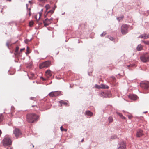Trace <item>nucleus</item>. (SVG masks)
<instances>
[{
  "label": "nucleus",
  "instance_id": "obj_10",
  "mask_svg": "<svg viewBox=\"0 0 149 149\" xmlns=\"http://www.w3.org/2000/svg\"><path fill=\"white\" fill-rule=\"evenodd\" d=\"M100 95L103 97H109L107 95V92H101Z\"/></svg>",
  "mask_w": 149,
  "mask_h": 149
},
{
  "label": "nucleus",
  "instance_id": "obj_29",
  "mask_svg": "<svg viewBox=\"0 0 149 149\" xmlns=\"http://www.w3.org/2000/svg\"><path fill=\"white\" fill-rule=\"evenodd\" d=\"M3 116L2 114H0V122L2 120Z\"/></svg>",
  "mask_w": 149,
  "mask_h": 149
},
{
  "label": "nucleus",
  "instance_id": "obj_1",
  "mask_svg": "<svg viewBox=\"0 0 149 149\" xmlns=\"http://www.w3.org/2000/svg\"><path fill=\"white\" fill-rule=\"evenodd\" d=\"M39 116L35 114H31L27 116V120L29 123H33L37 120Z\"/></svg>",
  "mask_w": 149,
  "mask_h": 149
},
{
  "label": "nucleus",
  "instance_id": "obj_41",
  "mask_svg": "<svg viewBox=\"0 0 149 149\" xmlns=\"http://www.w3.org/2000/svg\"><path fill=\"white\" fill-rule=\"evenodd\" d=\"M148 38H149V35H148L147 36H146L145 38V39H146Z\"/></svg>",
  "mask_w": 149,
  "mask_h": 149
},
{
  "label": "nucleus",
  "instance_id": "obj_50",
  "mask_svg": "<svg viewBox=\"0 0 149 149\" xmlns=\"http://www.w3.org/2000/svg\"><path fill=\"white\" fill-rule=\"evenodd\" d=\"M24 49H25V48H22V49H20V52H21V51H22V50H24Z\"/></svg>",
  "mask_w": 149,
  "mask_h": 149
},
{
  "label": "nucleus",
  "instance_id": "obj_5",
  "mask_svg": "<svg viewBox=\"0 0 149 149\" xmlns=\"http://www.w3.org/2000/svg\"><path fill=\"white\" fill-rule=\"evenodd\" d=\"M51 62L49 61L44 62L40 64L39 65V68L42 69L43 68H47L50 66Z\"/></svg>",
  "mask_w": 149,
  "mask_h": 149
},
{
  "label": "nucleus",
  "instance_id": "obj_35",
  "mask_svg": "<svg viewBox=\"0 0 149 149\" xmlns=\"http://www.w3.org/2000/svg\"><path fill=\"white\" fill-rule=\"evenodd\" d=\"M106 34V33L105 32H103L102 33H101L100 36H101L102 37L103 35H105Z\"/></svg>",
  "mask_w": 149,
  "mask_h": 149
},
{
  "label": "nucleus",
  "instance_id": "obj_16",
  "mask_svg": "<svg viewBox=\"0 0 149 149\" xmlns=\"http://www.w3.org/2000/svg\"><path fill=\"white\" fill-rule=\"evenodd\" d=\"M101 88L103 89H108L109 87L108 86L104 84H101Z\"/></svg>",
  "mask_w": 149,
  "mask_h": 149
},
{
  "label": "nucleus",
  "instance_id": "obj_11",
  "mask_svg": "<svg viewBox=\"0 0 149 149\" xmlns=\"http://www.w3.org/2000/svg\"><path fill=\"white\" fill-rule=\"evenodd\" d=\"M85 114L87 116L90 117L92 116L93 115V113L89 110L86 111L85 113Z\"/></svg>",
  "mask_w": 149,
  "mask_h": 149
},
{
  "label": "nucleus",
  "instance_id": "obj_52",
  "mask_svg": "<svg viewBox=\"0 0 149 149\" xmlns=\"http://www.w3.org/2000/svg\"><path fill=\"white\" fill-rule=\"evenodd\" d=\"M93 69L92 68H91V71H90L91 72V73L93 71Z\"/></svg>",
  "mask_w": 149,
  "mask_h": 149
},
{
  "label": "nucleus",
  "instance_id": "obj_58",
  "mask_svg": "<svg viewBox=\"0 0 149 149\" xmlns=\"http://www.w3.org/2000/svg\"><path fill=\"white\" fill-rule=\"evenodd\" d=\"M3 11V9H2V10L1 11V13H2Z\"/></svg>",
  "mask_w": 149,
  "mask_h": 149
},
{
  "label": "nucleus",
  "instance_id": "obj_3",
  "mask_svg": "<svg viewBox=\"0 0 149 149\" xmlns=\"http://www.w3.org/2000/svg\"><path fill=\"white\" fill-rule=\"evenodd\" d=\"M140 86L143 89L148 90L149 87V82L146 81H142L140 83Z\"/></svg>",
  "mask_w": 149,
  "mask_h": 149
},
{
  "label": "nucleus",
  "instance_id": "obj_6",
  "mask_svg": "<svg viewBox=\"0 0 149 149\" xmlns=\"http://www.w3.org/2000/svg\"><path fill=\"white\" fill-rule=\"evenodd\" d=\"M128 25L127 24L123 25L121 27V31L123 34H125L128 32Z\"/></svg>",
  "mask_w": 149,
  "mask_h": 149
},
{
  "label": "nucleus",
  "instance_id": "obj_32",
  "mask_svg": "<svg viewBox=\"0 0 149 149\" xmlns=\"http://www.w3.org/2000/svg\"><path fill=\"white\" fill-rule=\"evenodd\" d=\"M30 53V52L29 51V47H27L26 52V54H27Z\"/></svg>",
  "mask_w": 149,
  "mask_h": 149
},
{
  "label": "nucleus",
  "instance_id": "obj_59",
  "mask_svg": "<svg viewBox=\"0 0 149 149\" xmlns=\"http://www.w3.org/2000/svg\"><path fill=\"white\" fill-rule=\"evenodd\" d=\"M147 111H145V112H143V113H147Z\"/></svg>",
  "mask_w": 149,
  "mask_h": 149
},
{
  "label": "nucleus",
  "instance_id": "obj_9",
  "mask_svg": "<svg viewBox=\"0 0 149 149\" xmlns=\"http://www.w3.org/2000/svg\"><path fill=\"white\" fill-rule=\"evenodd\" d=\"M129 97L131 99L135 100L137 99L138 97L135 94H131L129 96Z\"/></svg>",
  "mask_w": 149,
  "mask_h": 149
},
{
  "label": "nucleus",
  "instance_id": "obj_64",
  "mask_svg": "<svg viewBox=\"0 0 149 149\" xmlns=\"http://www.w3.org/2000/svg\"><path fill=\"white\" fill-rule=\"evenodd\" d=\"M33 147H34V146L33 145Z\"/></svg>",
  "mask_w": 149,
  "mask_h": 149
},
{
  "label": "nucleus",
  "instance_id": "obj_19",
  "mask_svg": "<svg viewBox=\"0 0 149 149\" xmlns=\"http://www.w3.org/2000/svg\"><path fill=\"white\" fill-rule=\"evenodd\" d=\"M19 49V47L18 46H17L16 47V49L15 50V53H14L15 55L17 54H18V51Z\"/></svg>",
  "mask_w": 149,
  "mask_h": 149
},
{
  "label": "nucleus",
  "instance_id": "obj_45",
  "mask_svg": "<svg viewBox=\"0 0 149 149\" xmlns=\"http://www.w3.org/2000/svg\"><path fill=\"white\" fill-rule=\"evenodd\" d=\"M122 119H125V117L123 116V115H122V116H121L120 117Z\"/></svg>",
  "mask_w": 149,
  "mask_h": 149
},
{
  "label": "nucleus",
  "instance_id": "obj_25",
  "mask_svg": "<svg viewBox=\"0 0 149 149\" xmlns=\"http://www.w3.org/2000/svg\"><path fill=\"white\" fill-rule=\"evenodd\" d=\"M27 11L29 12V16H30L31 15V8H29L28 9H27Z\"/></svg>",
  "mask_w": 149,
  "mask_h": 149
},
{
  "label": "nucleus",
  "instance_id": "obj_20",
  "mask_svg": "<svg viewBox=\"0 0 149 149\" xmlns=\"http://www.w3.org/2000/svg\"><path fill=\"white\" fill-rule=\"evenodd\" d=\"M49 95L50 96L52 97H55L54 92L53 91L50 92L49 94Z\"/></svg>",
  "mask_w": 149,
  "mask_h": 149
},
{
  "label": "nucleus",
  "instance_id": "obj_17",
  "mask_svg": "<svg viewBox=\"0 0 149 149\" xmlns=\"http://www.w3.org/2000/svg\"><path fill=\"white\" fill-rule=\"evenodd\" d=\"M54 94L55 97H56L60 95V92L58 91H54Z\"/></svg>",
  "mask_w": 149,
  "mask_h": 149
},
{
  "label": "nucleus",
  "instance_id": "obj_24",
  "mask_svg": "<svg viewBox=\"0 0 149 149\" xmlns=\"http://www.w3.org/2000/svg\"><path fill=\"white\" fill-rule=\"evenodd\" d=\"M117 138V136L116 135H114L112 136L111 137V139H116Z\"/></svg>",
  "mask_w": 149,
  "mask_h": 149
},
{
  "label": "nucleus",
  "instance_id": "obj_56",
  "mask_svg": "<svg viewBox=\"0 0 149 149\" xmlns=\"http://www.w3.org/2000/svg\"><path fill=\"white\" fill-rule=\"evenodd\" d=\"M31 63H29V66H30V65H31Z\"/></svg>",
  "mask_w": 149,
  "mask_h": 149
},
{
  "label": "nucleus",
  "instance_id": "obj_13",
  "mask_svg": "<svg viewBox=\"0 0 149 149\" xmlns=\"http://www.w3.org/2000/svg\"><path fill=\"white\" fill-rule=\"evenodd\" d=\"M59 102L60 103V106H61L62 105H64L65 106H66L67 104V103L66 102H64L63 100H61L59 101Z\"/></svg>",
  "mask_w": 149,
  "mask_h": 149
},
{
  "label": "nucleus",
  "instance_id": "obj_7",
  "mask_svg": "<svg viewBox=\"0 0 149 149\" xmlns=\"http://www.w3.org/2000/svg\"><path fill=\"white\" fill-rule=\"evenodd\" d=\"M126 147L125 143L123 141L118 143L117 149H125Z\"/></svg>",
  "mask_w": 149,
  "mask_h": 149
},
{
  "label": "nucleus",
  "instance_id": "obj_18",
  "mask_svg": "<svg viewBox=\"0 0 149 149\" xmlns=\"http://www.w3.org/2000/svg\"><path fill=\"white\" fill-rule=\"evenodd\" d=\"M108 120L109 123H111L113 121V118L111 116L109 117L108 118Z\"/></svg>",
  "mask_w": 149,
  "mask_h": 149
},
{
  "label": "nucleus",
  "instance_id": "obj_37",
  "mask_svg": "<svg viewBox=\"0 0 149 149\" xmlns=\"http://www.w3.org/2000/svg\"><path fill=\"white\" fill-rule=\"evenodd\" d=\"M122 17H118L117 18V19L118 20L120 21L122 19Z\"/></svg>",
  "mask_w": 149,
  "mask_h": 149
},
{
  "label": "nucleus",
  "instance_id": "obj_55",
  "mask_svg": "<svg viewBox=\"0 0 149 149\" xmlns=\"http://www.w3.org/2000/svg\"><path fill=\"white\" fill-rule=\"evenodd\" d=\"M84 139H82V140L81 141V142H83L84 141Z\"/></svg>",
  "mask_w": 149,
  "mask_h": 149
},
{
  "label": "nucleus",
  "instance_id": "obj_48",
  "mask_svg": "<svg viewBox=\"0 0 149 149\" xmlns=\"http://www.w3.org/2000/svg\"><path fill=\"white\" fill-rule=\"evenodd\" d=\"M53 18L51 17L50 19H49V20L52 22V21L53 20Z\"/></svg>",
  "mask_w": 149,
  "mask_h": 149
},
{
  "label": "nucleus",
  "instance_id": "obj_49",
  "mask_svg": "<svg viewBox=\"0 0 149 149\" xmlns=\"http://www.w3.org/2000/svg\"><path fill=\"white\" fill-rule=\"evenodd\" d=\"M29 3L31 4H32L33 3L31 2V1H29Z\"/></svg>",
  "mask_w": 149,
  "mask_h": 149
},
{
  "label": "nucleus",
  "instance_id": "obj_38",
  "mask_svg": "<svg viewBox=\"0 0 149 149\" xmlns=\"http://www.w3.org/2000/svg\"><path fill=\"white\" fill-rule=\"evenodd\" d=\"M48 19L47 18H46L43 22L44 24V22L46 23L48 21Z\"/></svg>",
  "mask_w": 149,
  "mask_h": 149
},
{
  "label": "nucleus",
  "instance_id": "obj_47",
  "mask_svg": "<svg viewBox=\"0 0 149 149\" xmlns=\"http://www.w3.org/2000/svg\"><path fill=\"white\" fill-rule=\"evenodd\" d=\"M28 4H26V8L27 9H28L29 8H28Z\"/></svg>",
  "mask_w": 149,
  "mask_h": 149
},
{
  "label": "nucleus",
  "instance_id": "obj_46",
  "mask_svg": "<svg viewBox=\"0 0 149 149\" xmlns=\"http://www.w3.org/2000/svg\"><path fill=\"white\" fill-rule=\"evenodd\" d=\"M41 79L43 81H44V80H45V79L43 77H40Z\"/></svg>",
  "mask_w": 149,
  "mask_h": 149
},
{
  "label": "nucleus",
  "instance_id": "obj_33",
  "mask_svg": "<svg viewBox=\"0 0 149 149\" xmlns=\"http://www.w3.org/2000/svg\"><path fill=\"white\" fill-rule=\"evenodd\" d=\"M143 42L145 44L149 45V41H144Z\"/></svg>",
  "mask_w": 149,
  "mask_h": 149
},
{
  "label": "nucleus",
  "instance_id": "obj_34",
  "mask_svg": "<svg viewBox=\"0 0 149 149\" xmlns=\"http://www.w3.org/2000/svg\"><path fill=\"white\" fill-rule=\"evenodd\" d=\"M116 113L117 114L119 115L120 117H121V116H122V114L121 113L118 112H116Z\"/></svg>",
  "mask_w": 149,
  "mask_h": 149
},
{
  "label": "nucleus",
  "instance_id": "obj_51",
  "mask_svg": "<svg viewBox=\"0 0 149 149\" xmlns=\"http://www.w3.org/2000/svg\"><path fill=\"white\" fill-rule=\"evenodd\" d=\"M47 0H38L40 2H42L43 1H46Z\"/></svg>",
  "mask_w": 149,
  "mask_h": 149
},
{
  "label": "nucleus",
  "instance_id": "obj_15",
  "mask_svg": "<svg viewBox=\"0 0 149 149\" xmlns=\"http://www.w3.org/2000/svg\"><path fill=\"white\" fill-rule=\"evenodd\" d=\"M51 22L49 19L46 23L44 22V26H47L50 24Z\"/></svg>",
  "mask_w": 149,
  "mask_h": 149
},
{
  "label": "nucleus",
  "instance_id": "obj_61",
  "mask_svg": "<svg viewBox=\"0 0 149 149\" xmlns=\"http://www.w3.org/2000/svg\"><path fill=\"white\" fill-rule=\"evenodd\" d=\"M70 88H71V86L70 85Z\"/></svg>",
  "mask_w": 149,
  "mask_h": 149
},
{
  "label": "nucleus",
  "instance_id": "obj_27",
  "mask_svg": "<svg viewBox=\"0 0 149 149\" xmlns=\"http://www.w3.org/2000/svg\"><path fill=\"white\" fill-rule=\"evenodd\" d=\"M134 65H135V64H130L128 65H127V67L128 68L129 67H133V66H134Z\"/></svg>",
  "mask_w": 149,
  "mask_h": 149
},
{
  "label": "nucleus",
  "instance_id": "obj_43",
  "mask_svg": "<svg viewBox=\"0 0 149 149\" xmlns=\"http://www.w3.org/2000/svg\"><path fill=\"white\" fill-rule=\"evenodd\" d=\"M109 38L111 40H113V38L112 37H110V38Z\"/></svg>",
  "mask_w": 149,
  "mask_h": 149
},
{
  "label": "nucleus",
  "instance_id": "obj_62",
  "mask_svg": "<svg viewBox=\"0 0 149 149\" xmlns=\"http://www.w3.org/2000/svg\"><path fill=\"white\" fill-rule=\"evenodd\" d=\"M129 118L130 119V117L129 116Z\"/></svg>",
  "mask_w": 149,
  "mask_h": 149
},
{
  "label": "nucleus",
  "instance_id": "obj_42",
  "mask_svg": "<svg viewBox=\"0 0 149 149\" xmlns=\"http://www.w3.org/2000/svg\"><path fill=\"white\" fill-rule=\"evenodd\" d=\"M14 109V107L13 106H12L11 107V110L12 111H13Z\"/></svg>",
  "mask_w": 149,
  "mask_h": 149
},
{
  "label": "nucleus",
  "instance_id": "obj_28",
  "mask_svg": "<svg viewBox=\"0 0 149 149\" xmlns=\"http://www.w3.org/2000/svg\"><path fill=\"white\" fill-rule=\"evenodd\" d=\"M45 7L46 8V10H47L50 8V6L49 4H47V5H46L45 6Z\"/></svg>",
  "mask_w": 149,
  "mask_h": 149
},
{
  "label": "nucleus",
  "instance_id": "obj_39",
  "mask_svg": "<svg viewBox=\"0 0 149 149\" xmlns=\"http://www.w3.org/2000/svg\"><path fill=\"white\" fill-rule=\"evenodd\" d=\"M30 99L31 100H33L34 101H35V100L36 99V98L34 97H30Z\"/></svg>",
  "mask_w": 149,
  "mask_h": 149
},
{
  "label": "nucleus",
  "instance_id": "obj_12",
  "mask_svg": "<svg viewBox=\"0 0 149 149\" xmlns=\"http://www.w3.org/2000/svg\"><path fill=\"white\" fill-rule=\"evenodd\" d=\"M56 8V6L55 5L54 6V7H53L52 8L51 10L49 11H48L47 12V14H48L49 13H51V14H52L53 13L54 11V10Z\"/></svg>",
  "mask_w": 149,
  "mask_h": 149
},
{
  "label": "nucleus",
  "instance_id": "obj_4",
  "mask_svg": "<svg viewBox=\"0 0 149 149\" xmlns=\"http://www.w3.org/2000/svg\"><path fill=\"white\" fill-rule=\"evenodd\" d=\"M13 134L17 139L22 134L21 130L17 128H16L13 130Z\"/></svg>",
  "mask_w": 149,
  "mask_h": 149
},
{
  "label": "nucleus",
  "instance_id": "obj_2",
  "mask_svg": "<svg viewBox=\"0 0 149 149\" xmlns=\"http://www.w3.org/2000/svg\"><path fill=\"white\" fill-rule=\"evenodd\" d=\"M2 142L4 146H9L11 144L12 141L9 137L6 136L3 140Z\"/></svg>",
  "mask_w": 149,
  "mask_h": 149
},
{
  "label": "nucleus",
  "instance_id": "obj_54",
  "mask_svg": "<svg viewBox=\"0 0 149 149\" xmlns=\"http://www.w3.org/2000/svg\"><path fill=\"white\" fill-rule=\"evenodd\" d=\"M7 1H9V2H11V0H6Z\"/></svg>",
  "mask_w": 149,
  "mask_h": 149
},
{
  "label": "nucleus",
  "instance_id": "obj_8",
  "mask_svg": "<svg viewBox=\"0 0 149 149\" xmlns=\"http://www.w3.org/2000/svg\"><path fill=\"white\" fill-rule=\"evenodd\" d=\"M143 134V131L141 129H139L137 130L136 133L137 137H140L142 136Z\"/></svg>",
  "mask_w": 149,
  "mask_h": 149
},
{
  "label": "nucleus",
  "instance_id": "obj_36",
  "mask_svg": "<svg viewBox=\"0 0 149 149\" xmlns=\"http://www.w3.org/2000/svg\"><path fill=\"white\" fill-rule=\"evenodd\" d=\"M113 81H115L116 80V78L114 76H112L111 77Z\"/></svg>",
  "mask_w": 149,
  "mask_h": 149
},
{
  "label": "nucleus",
  "instance_id": "obj_23",
  "mask_svg": "<svg viewBox=\"0 0 149 149\" xmlns=\"http://www.w3.org/2000/svg\"><path fill=\"white\" fill-rule=\"evenodd\" d=\"M146 34H142L139 36V37L141 38H144L145 39V38Z\"/></svg>",
  "mask_w": 149,
  "mask_h": 149
},
{
  "label": "nucleus",
  "instance_id": "obj_22",
  "mask_svg": "<svg viewBox=\"0 0 149 149\" xmlns=\"http://www.w3.org/2000/svg\"><path fill=\"white\" fill-rule=\"evenodd\" d=\"M95 87L97 88H98V89H100V88H101V85H98L97 84H95Z\"/></svg>",
  "mask_w": 149,
  "mask_h": 149
},
{
  "label": "nucleus",
  "instance_id": "obj_57",
  "mask_svg": "<svg viewBox=\"0 0 149 149\" xmlns=\"http://www.w3.org/2000/svg\"><path fill=\"white\" fill-rule=\"evenodd\" d=\"M36 106V105H32V107H34V106Z\"/></svg>",
  "mask_w": 149,
  "mask_h": 149
},
{
  "label": "nucleus",
  "instance_id": "obj_21",
  "mask_svg": "<svg viewBox=\"0 0 149 149\" xmlns=\"http://www.w3.org/2000/svg\"><path fill=\"white\" fill-rule=\"evenodd\" d=\"M142 49L141 46V45H138L137 47V49L138 51H140Z\"/></svg>",
  "mask_w": 149,
  "mask_h": 149
},
{
  "label": "nucleus",
  "instance_id": "obj_40",
  "mask_svg": "<svg viewBox=\"0 0 149 149\" xmlns=\"http://www.w3.org/2000/svg\"><path fill=\"white\" fill-rule=\"evenodd\" d=\"M33 21H31L30 22H29V25L30 26H31V25H33Z\"/></svg>",
  "mask_w": 149,
  "mask_h": 149
},
{
  "label": "nucleus",
  "instance_id": "obj_31",
  "mask_svg": "<svg viewBox=\"0 0 149 149\" xmlns=\"http://www.w3.org/2000/svg\"><path fill=\"white\" fill-rule=\"evenodd\" d=\"M10 42V40H8L6 43V45L7 46L8 48H9V44Z\"/></svg>",
  "mask_w": 149,
  "mask_h": 149
},
{
  "label": "nucleus",
  "instance_id": "obj_44",
  "mask_svg": "<svg viewBox=\"0 0 149 149\" xmlns=\"http://www.w3.org/2000/svg\"><path fill=\"white\" fill-rule=\"evenodd\" d=\"M60 129L61 131H63L64 130L63 129V127L62 126H61L60 127Z\"/></svg>",
  "mask_w": 149,
  "mask_h": 149
},
{
  "label": "nucleus",
  "instance_id": "obj_53",
  "mask_svg": "<svg viewBox=\"0 0 149 149\" xmlns=\"http://www.w3.org/2000/svg\"><path fill=\"white\" fill-rule=\"evenodd\" d=\"M88 74L89 76H91V74H90L89 72H88Z\"/></svg>",
  "mask_w": 149,
  "mask_h": 149
},
{
  "label": "nucleus",
  "instance_id": "obj_60",
  "mask_svg": "<svg viewBox=\"0 0 149 149\" xmlns=\"http://www.w3.org/2000/svg\"><path fill=\"white\" fill-rule=\"evenodd\" d=\"M36 17H37V16H36L35 17V18H36V19H37Z\"/></svg>",
  "mask_w": 149,
  "mask_h": 149
},
{
  "label": "nucleus",
  "instance_id": "obj_14",
  "mask_svg": "<svg viewBox=\"0 0 149 149\" xmlns=\"http://www.w3.org/2000/svg\"><path fill=\"white\" fill-rule=\"evenodd\" d=\"M46 74L49 77L52 76V74L50 70H47L45 72Z\"/></svg>",
  "mask_w": 149,
  "mask_h": 149
},
{
  "label": "nucleus",
  "instance_id": "obj_26",
  "mask_svg": "<svg viewBox=\"0 0 149 149\" xmlns=\"http://www.w3.org/2000/svg\"><path fill=\"white\" fill-rule=\"evenodd\" d=\"M31 40V39L30 40H29V39H26L25 40L24 42H25L27 44Z\"/></svg>",
  "mask_w": 149,
  "mask_h": 149
},
{
  "label": "nucleus",
  "instance_id": "obj_30",
  "mask_svg": "<svg viewBox=\"0 0 149 149\" xmlns=\"http://www.w3.org/2000/svg\"><path fill=\"white\" fill-rule=\"evenodd\" d=\"M43 11V9H42L39 12V18H38V19H40V17L41 16V14H42V12Z\"/></svg>",
  "mask_w": 149,
  "mask_h": 149
},
{
  "label": "nucleus",
  "instance_id": "obj_63",
  "mask_svg": "<svg viewBox=\"0 0 149 149\" xmlns=\"http://www.w3.org/2000/svg\"><path fill=\"white\" fill-rule=\"evenodd\" d=\"M64 14V13H63L62 14V15Z\"/></svg>",
  "mask_w": 149,
  "mask_h": 149
}]
</instances>
